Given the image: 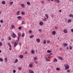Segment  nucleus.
<instances>
[{"mask_svg":"<svg viewBox=\"0 0 73 73\" xmlns=\"http://www.w3.org/2000/svg\"><path fill=\"white\" fill-rule=\"evenodd\" d=\"M20 56L21 58H23V55H21Z\"/></svg>","mask_w":73,"mask_h":73,"instance_id":"obj_30","label":"nucleus"},{"mask_svg":"<svg viewBox=\"0 0 73 73\" xmlns=\"http://www.w3.org/2000/svg\"><path fill=\"white\" fill-rule=\"evenodd\" d=\"M5 60H6V61H5V62H7V58H5Z\"/></svg>","mask_w":73,"mask_h":73,"instance_id":"obj_46","label":"nucleus"},{"mask_svg":"<svg viewBox=\"0 0 73 73\" xmlns=\"http://www.w3.org/2000/svg\"><path fill=\"white\" fill-rule=\"evenodd\" d=\"M47 53H51L52 52V51L51 50H47Z\"/></svg>","mask_w":73,"mask_h":73,"instance_id":"obj_9","label":"nucleus"},{"mask_svg":"<svg viewBox=\"0 0 73 73\" xmlns=\"http://www.w3.org/2000/svg\"><path fill=\"white\" fill-rule=\"evenodd\" d=\"M64 32L65 33H66L68 32V31H67V30H66V29H65L64 30Z\"/></svg>","mask_w":73,"mask_h":73,"instance_id":"obj_10","label":"nucleus"},{"mask_svg":"<svg viewBox=\"0 0 73 73\" xmlns=\"http://www.w3.org/2000/svg\"><path fill=\"white\" fill-rule=\"evenodd\" d=\"M1 40L2 41H4V39H2Z\"/></svg>","mask_w":73,"mask_h":73,"instance_id":"obj_59","label":"nucleus"},{"mask_svg":"<svg viewBox=\"0 0 73 73\" xmlns=\"http://www.w3.org/2000/svg\"><path fill=\"white\" fill-rule=\"evenodd\" d=\"M63 45H64V46H66L68 45V44H67V43H63Z\"/></svg>","mask_w":73,"mask_h":73,"instance_id":"obj_7","label":"nucleus"},{"mask_svg":"<svg viewBox=\"0 0 73 73\" xmlns=\"http://www.w3.org/2000/svg\"><path fill=\"white\" fill-rule=\"evenodd\" d=\"M51 55H52V53H50V54L49 55V56H51Z\"/></svg>","mask_w":73,"mask_h":73,"instance_id":"obj_56","label":"nucleus"},{"mask_svg":"<svg viewBox=\"0 0 73 73\" xmlns=\"http://www.w3.org/2000/svg\"><path fill=\"white\" fill-rule=\"evenodd\" d=\"M29 66L30 67H31V68H32V67H33V65L31 64H29Z\"/></svg>","mask_w":73,"mask_h":73,"instance_id":"obj_24","label":"nucleus"},{"mask_svg":"<svg viewBox=\"0 0 73 73\" xmlns=\"http://www.w3.org/2000/svg\"><path fill=\"white\" fill-rule=\"evenodd\" d=\"M44 19H43L44 21H46V18L44 17Z\"/></svg>","mask_w":73,"mask_h":73,"instance_id":"obj_45","label":"nucleus"},{"mask_svg":"<svg viewBox=\"0 0 73 73\" xmlns=\"http://www.w3.org/2000/svg\"><path fill=\"white\" fill-rule=\"evenodd\" d=\"M17 62H18V60H17V59H15V60L14 62L15 63H16Z\"/></svg>","mask_w":73,"mask_h":73,"instance_id":"obj_18","label":"nucleus"},{"mask_svg":"<svg viewBox=\"0 0 73 73\" xmlns=\"http://www.w3.org/2000/svg\"><path fill=\"white\" fill-rule=\"evenodd\" d=\"M55 1H57V3H60V1L58 0H55Z\"/></svg>","mask_w":73,"mask_h":73,"instance_id":"obj_37","label":"nucleus"},{"mask_svg":"<svg viewBox=\"0 0 73 73\" xmlns=\"http://www.w3.org/2000/svg\"><path fill=\"white\" fill-rule=\"evenodd\" d=\"M45 16H46V17L47 19H48L49 18V17H48V15L47 14H46Z\"/></svg>","mask_w":73,"mask_h":73,"instance_id":"obj_32","label":"nucleus"},{"mask_svg":"<svg viewBox=\"0 0 73 73\" xmlns=\"http://www.w3.org/2000/svg\"><path fill=\"white\" fill-rule=\"evenodd\" d=\"M17 45V44H16V42H15V44L14 46V47L15 48V47H16Z\"/></svg>","mask_w":73,"mask_h":73,"instance_id":"obj_8","label":"nucleus"},{"mask_svg":"<svg viewBox=\"0 0 73 73\" xmlns=\"http://www.w3.org/2000/svg\"><path fill=\"white\" fill-rule=\"evenodd\" d=\"M45 58H46V60H48V58H49V57H46Z\"/></svg>","mask_w":73,"mask_h":73,"instance_id":"obj_48","label":"nucleus"},{"mask_svg":"<svg viewBox=\"0 0 73 73\" xmlns=\"http://www.w3.org/2000/svg\"><path fill=\"white\" fill-rule=\"evenodd\" d=\"M67 72H70V70L69 69L66 71Z\"/></svg>","mask_w":73,"mask_h":73,"instance_id":"obj_44","label":"nucleus"},{"mask_svg":"<svg viewBox=\"0 0 73 73\" xmlns=\"http://www.w3.org/2000/svg\"><path fill=\"white\" fill-rule=\"evenodd\" d=\"M11 36L13 38H16V34H15L14 33H13V34L11 35Z\"/></svg>","mask_w":73,"mask_h":73,"instance_id":"obj_1","label":"nucleus"},{"mask_svg":"<svg viewBox=\"0 0 73 73\" xmlns=\"http://www.w3.org/2000/svg\"><path fill=\"white\" fill-rule=\"evenodd\" d=\"M19 13H20V11H18L17 12L16 15H19Z\"/></svg>","mask_w":73,"mask_h":73,"instance_id":"obj_12","label":"nucleus"},{"mask_svg":"<svg viewBox=\"0 0 73 73\" xmlns=\"http://www.w3.org/2000/svg\"><path fill=\"white\" fill-rule=\"evenodd\" d=\"M3 45V43L2 42H0V46H2Z\"/></svg>","mask_w":73,"mask_h":73,"instance_id":"obj_40","label":"nucleus"},{"mask_svg":"<svg viewBox=\"0 0 73 73\" xmlns=\"http://www.w3.org/2000/svg\"><path fill=\"white\" fill-rule=\"evenodd\" d=\"M25 54H27V51H26L25 53Z\"/></svg>","mask_w":73,"mask_h":73,"instance_id":"obj_52","label":"nucleus"},{"mask_svg":"<svg viewBox=\"0 0 73 73\" xmlns=\"http://www.w3.org/2000/svg\"><path fill=\"white\" fill-rule=\"evenodd\" d=\"M11 27H12L13 29L15 28V27L14 25H12L11 26Z\"/></svg>","mask_w":73,"mask_h":73,"instance_id":"obj_36","label":"nucleus"},{"mask_svg":"<svg viewBox=\"0 0 73 73\" xmlns=\"http://www.w3.org/2000/svg\"><path fill=\"white\" fill-rule=\"evenodd\" d=\"M72 22V20H71V19H69L68 20V23H70V22Z\"/></svg>","mask_w":73,"mask_h":73,"instance_id":"obj_19","label":"nucleus"},{"mask_svg":"<svg viewBox=\"0 0 73 73\" xmlns=\"http://www.w3.org/2000/svg\"><path fill=\"white\" fill-rule=\"evenodd\" d=\"M8 39L9 40H11V37L10 36H9L8 38Z\"/></svg>","mask_w":73,"mask_h":73,"instance_id":"obj_42","label":"nucleus"},{"mask_svg":"<svg viewBox=\"0 0 73 73\" xmlns=\"http://www.w3.org/2000/svg\"><path fill=\"white\" fill-rule=\"evenodd\" d=\"M29 72L30 73H34V72L32 70H30Z\"/></svg>","mask_w":73,"mask_h":73,"instance_id":"obj_13","label":"nucleus"},{"mask_svg":"<svg viewBox=\"0 0 73 73\" xmlns=\"http://www.w3.org/2000/svg\"><path fill=\"white\" fill-rule=\"evenodd\" d=\"M52 35H56V32L53 31L52 33Z\"/></svg>","mask_w":73,"mask_h":73,"instance_id":"obj_11","label":"nucleus"},{"mask_svg":"<svg viewBox=\"0 0 73 73\" xmlns=\"http://www.w3.org/2000/svg\"><path fill=\"white\" fill-rule=\"evenodd\" d=\"M69 16H70V17H73V15L72 14H71L69 15Z\"/></svg>","mask_w":73,"mask_h":73,"instance_id":"obj_38","label":"nucleus"},{"mask_svg":"<svg viewBox=\"0 0 73 73\" xmlns=\"http://www.w3.org/2000/svg\"><path fill=\"white\" fill-rule=\"evenodd\" d=\"M47 61H50V60L48 59V60H47Z\"/></svg>","mask_w":73,"mask_h":73,"instance_id":"obj_57","label":"nucleus"},{"mask_svg":"<svg viewBox=\"0 0 73 73\" xmlns=\"http://www.w3.org/2000/svg\"><path fill=\"white\" fill-rule=\"evenodd\" d=\"M58 58H59L60 59H61V60H63V58H62V57H61L60 56H58Z\"/></svg>","mask_w":73,"mask_h":73,"instance_id":"obj_16","label":"nucleus"},{"mask_svg":"<svg viewBox=\"0 0 73 73\" xmlns=\"http://www.w3.org/2000/svg\"><path fill=\"white\" fill-rule=\"evenodd\" d=\"M54 61H56V62H57V59L56 58H55L54 59Z\"/></svg>","mask_w":73,"mask_h":73,"instance_id":"obj_33","label":"nucleus"},{"mask_svg":"<svg viewBox=\"0 0 73 73\" xmlns=\"http://www.w3.org/2000/svg\"><path fill=\"white\" fill-rule=\"evenodd\" d=\"M34 62H35V64H37V63H38V62H37L36 61H34Z\"/></svg>","mask_w":73,"mask_h":73,"instance_id":"obj_54","label":"nucleus"},{"mask_svg":"<svg viewBox=\"0 0 73 73\" xmlns=\"http://www.w3.org/2000/svg\"><path fill=\"white\" fill-rule=\"evenodd\" d=\"M21 7H24L25 6V5L23 4H21Z\"/></svg>","mask_w":73,"mask_h":73,"instance_id":"obj_27","label":"nucleus"},{"mask_svg":"<svg viewBox=\"0 0 73 73\" xmlns=\"http://www.w3.org/2000/svg\"><path fill=\"white\" fill-rule=\"evenodd\" d=\"M8 45H9V46L10 47V48H12V46H11V45L10 43H8Z\"/></svg>","mask_w":73,"mask_h":73,"instance_id":"obj_6","label":"nucleus"},{"mask_svg":"<svg viewBox=\"0 0 73 73\" xmlns=\"http://www.w3.org/2000/svg\"><path fill=\"white\" fill-rule=\"evenodd\" d=\"M38 31H39V32H41V31H42V30H41V29H39Z\"/></svg>","mask_w":73,"mask_h":73,"instance_id":"obj_50","label":"nucleus"},{"mask_svg":"<svg viewBox=\"0 0 73 73\" xmlns=\"http://www.w3.org/2000/svg\"><path fill=\"white\" fill-rule=\"evenodd\" d=\"M71 32H72V33H73V29H72L71 30Z\"/></svg>","mask_w":73,"mask_h":73,"instance_id":"obj_55","label":"nucleus"},{"mask_svg":"<svg viewBox=\"0 0 73 73\" xmlns=\"http://www.w3.org/2000/svg\"><path fill=\"white\" fill-rule=\"evenodd\" d=\"M13 1L10 2V5H12V4H13Z\"/></svg>","mask_w":73,"mask_h":73,"instance_id":"obj_21","label":"nucleus"},{"mask_svg":"<svg viewBox=\"0 0 73 73\" xmlns=\"http://www.w3.org/2000/svg\"><path fill=\"white\" fill-rule=\"evenodd\" d=\"M32 31L31 30L29 31V33H32Z\"/></svg>","mask_w":73,"mask_h":73,"instance_id":"obj_43","label":"nucleus"},{"mask_svg":"<svg viewBox=\"0 0 73 73\" xmlns=\"http://www.w3.org/2000/svg\"><path fill=\"white\" fill-rule=\"evenodd\" d=\"M0 61H1V62H3V59L2 58H0Z\"/></svg>","mask_w":73,"mask_h":73,"instance_id":"obj_22","label":"nucleus"},{"mask_svg":"<svg viewBox=\"0 0 73 73\" xmlns=\"http://www.w3.org/2000/svg\"><path fill=\"white\" fill-rule=\"evenodd\" d=\"M37 60V58L36 57H34V60Z\"/></svg>","mask_w":73,"mask_h":73,"instance_id":"obj_39","label":"nucleus"},{"mask_svg":"<svg viewBox=\"0 0 73 73\" xmlns=\"http://www.w3.org/2000/svg\"><path fill=\"white\" fill-rule=\"evenodd\" d=\"M22 29L21 27L20 26L18 28V29L19 30H21V29Z\"/></svg>","mask_w":73,"mask_h":73,"instance_id":"obj_28","label":"nucleus"},{"mask_svg":"<svg viewBox=\"0 0 73 73\" xmlns=\"http://www.w3.org/2000/svg\"><path fill=\"white\" fill-rule=\"evenodd\" d=\"M17 18L18 19H21V17L20 16H19L17 17Z\"/></svg>","mask_w":73,"mask_h":73,"instance_id":"obj_15","label":"nucleus"},{"mask_svg":"<svg viewBox=\"0 0 73 73\" xmlns=\"http://www.w3.org/2000/svg\"><path fill=\"white\" fill-rule=\"evenodd\" d=\"M33 37H34V35H32L30 36V38H32Z\"/></svg>","mask_w":73,"mask_h":73,"instance_id":"obj_14","label":"nucleus"},{"mask_svg":"<svg viewBox=\"0 0 73 73\" xmlns=\"http://www.w3.org/2000/svg\"><path fill=\"white\" fill-rule=\"evenodd\" d=\"M62 12L61 10H59V12Z\"/></svg>","mask_w":73,"mask_h":73,"instance_id":"obj_58","label":"nucleus"},{"mask_svg":"<svg viewBox=\"0 0 73 73\" xmlns=\"http://www.w3.org/2000/svg\"><path fill=\"white\" fill-rule=\"evenodd\" d=\"M27 4H28V5H30V4H31L30 2H27Z\"/></svg>","mask_w":73,"mask_h":73,"instance_id":"obj_35","label":"nucleus"},{"mask_svg":"<svg viewBox=\"0 0 73 73\" xmlns=\"http://www.w3.org/2000/svg\"><path fill=\"white\" fill-rule=\"evenodd\" d=\"M16 70H13V73H16Z\"/></svg>","mask_w":73,"mask_h":73,"instance_id":"obj_49","label":"nucleus"},{"mask_svg":"<svg viewBox=\"0 0 73 73\" xmlns=\"http://www.w3.org/2000/svg\"><path fill=\"white\" fill-rule=\"evenodd\" d=\"M18 37H20V36H21V33H18Z\"/></svg>","mask_w":73,"mask_h":73,"instance_id":"obj_3","label":"nucleus"},{"mask_svg":"<svg viewBox=\"0 0 73 73\" xmlns=\"http://www.w3.org/2000/svg\"><path fill=\"white\" fill-rule=\"evenodd\" d=\"M21 67H20L18 68V70H21Z\"/></svg>","mask_w":73,"mask_h":73,"instance_id":"obj_31","label":"nucleus"},{"mask_svg":"<svg viewBox=\"0 0 73 73\" xmlns=\"http://www.w3.org/2000/svg\"><path fill=\"white\" fill-rule=\"evenodd\" d=\"M55 29H56V30L57 29V28L56 27H55Z\"/></svg>","mask_w":73,"mask_h":73,"instance_id":"obj_63","label":"nucleus"},{"mask_svg":"<svg viewBox=\"0 0 73 73\" xmlns=\"http://www.w3.org/2000/svg\"><path fill=\"white\" fill-rule=\"evenodd\" d=\"M36 41L38 42H40V39L39 38H38L36 39Z\"/></svg>","mask_w":73,"mask_h":73,"instance_id":"obj_4","label":"nucleus"},{"mask_svg":"<svg viewBox=\"0 0 73 73\" xmlns=\"http://www.w3.org/2000/svg\"><path fill=\"white\" fill-rule=\"evenodd\" d=\"M21 14L23 15H25V13H24V12L23 11L22 13H21Z\"/></svg>","mask_w":73,"mask_h":73,"instance_id":"obj_34","label":"nucleus"},{"mask_svg":"<svg viewBox=\"0 0 73 73\" xmlns=\"http://www.w3.org/2000/svg\"><path fill=\"white\" fill-rule=\"evenodd\" d=\"M16 42L17 43V44H18V43H19V42H18V41H17Z\"/></svg>","mask_w":73,"mask_h":73,"instance_id":"obj_62","label":"nucleus"},{"mask_svg":"<svg viewBox=\"0 0 73 73\" xmlns=\"http://www.w3.org/2000/svg\"><path fill=\"white\" fill-rule=\"evenodd\" d=\"M46 40H44L43 42V43L44 44H46Z\"/></svg>","mask_w":73,"mask_h":73,"instance_id":"obj_29","label":"nucleus"},{"mask_svg":"<svg viewBox=\"0 0 73 73\" xmlns=\"http://www.w3.org/2000/svg\"><path fill=\"white\" fill-rule=\"evenodd\" d=\"M25 36V33H23L22 34V35H21L22 37H24Z\"/></svg>","mask_w":73,"mask_h":73,"instance_id":"obj_23","label":"nucleus"},{"mask_svg":"<svg viewBox=\"0 0 73 73\" xmlns=\"http://www.w3.org/2000/svg\"><path fill=\"white\" fill-rule=\"evenodd\" d=\"M39 24L40 25H43V23L42 22L40 21L39 23Z\"/></svg>","mask_w":73,"mask_h":73,"instance_id":"obj_5","label":"nucleus"},{"mask_svg":"<svg viewBox=\"0 0 73 73\" xmlns=\"http://www.w3.org/2000/svg\"><path fill=\"white\" fill-rule=\"evenodd\" d=\"M9 49L10 50H12V49L10 48H9Z\"/></svg>","mask_w":73,"mask_h":73,"instance_id":"obj_60","label":"nucleus"},{"mask_svg":"<svg viewBox=\"0 0 73 73\" xmlns=\"http://www.w3.org/2000/svg\"><path fill=\"white\" fill-rule=\"evenodd\" d=\"M2 4L4 5L5 4V1H3L2 2Z\"/></svg>","mask_w":73,"mask_h":73,"instance_id":"obj_20","label":"nucleus"},{"mask_svg":"<svg viewBox=\"0 0 73 73\" xmlns=\"http://www.w3.org/2000/svg\"><path fill=\"white\" fill-rule=\"evenodd\" d=\"M22 24H24V21H23L22 22Z\"/></svg>","mask_w":73,"mask_h":73,"instance_id":"obj_53","label":"nucleus"},{"mask_svg":"<svg viewBox=\"0 0 73 73\" xmlns=\"http://www.w3.org/2000/svg\"><path fill=\"white\" fill-rule=\"evenodd\" d=\"M31 53L32 54H33V53H35V51H34V50H31Z\"/></svg>","mask_w":73,"mask_h":73,"instance_id":"obj_17","label":"nucleus"},{"mask_svg":"<svg viewBox=\"0 0 73 73\" xmlns=\"http://www.w3.org/2000/svg\"><path fill=\"white\" fill-rule=\"evenodd\" d=\"M67 49H69V47H68V46H67L66 48Z\"/></svg>","mask_w":73,"mask_h":73,"instance_id":"obj_61","label":"nucleus"},{"mask_svg":"<svg viewBox=\"0 0 73 73\" xmlns=\"http://www.w3.org/2000/svg\"><path fill=\"white\" fill-rule=\"evenodd\" d=\"M69 48L71 50H72V47L70 46L69 47Z\"/></svg>","mask_w":73,"mask_h":73,"instance_id":"obj_41","label":"nucleus"},{"mask_svg":"<svg viewBox=\"0 0 73 73\" xmlns=\"http://www.w3.org/2000/svg\"><path fill=\"white\" fill-rule=\"evenodd\" d=\"M56 70H60V68H56Z\"/></svg>","mask_w":73,"mask_h":73,"instance_id":"obj_25","label":"nucleus"},{"mask_svg":"<svg viewBox=\"0 0 73 73\" xmlns=\"http://www.w3.org/2000/svg\"><path fill=\"white\" fill-rule=\"evenodd\" d=\"M19 39H20V38L18 37V39L17 40H16V42H17V41L19 42Z\"/></svg>","mask_w":73,"mask_h":73,"instance_id":"obj_26","label":"nucleus"},{"mask_svg":"<svg viewBox=\"0 0 73 73\" xmlns=\"http://www.w3.org/2000/svg\"><path fill=\"white\" fill-rule=\"evenodd\" d=\"M47 43H49L50 42V40H48L47 41Z\"/></svg>","mask_w":73,"mask_h":73,"instance_id":"obj_51","label":"nucleus"},{"mask_svg":"<svg viewBox=\"0 0 73 73\" xmlns=\"http://www.w3.org/2000/svg\"><path fill=\"white\" fill-rule=\"evenodd\" d=\"M69 68V66H65V70H67Z\"/></svg>","mask_w":73,"mask_h":73,"instance_id":"obj_2","label":"nucleus"},{"mask_svg":"<svg viewBox=\"0 0 73 73\" xmlns=\"http://www.w3.org/2000/svg\"><path fill=\"white\" fill-rule=\"evenodd\" d=\"M60 50H62V48H60Z\"/></svg>","mask_w":73,"mask_h":73,"instance_id":"obj_64","label":"nucleus"},{"mask_svg":"<svg viewBox=\"0 0 73 73\" xmlns=\"http://www.w3.org/2000/svg\"><path fill=\"white\" fill-rule=\"evenodd\" d=\"M0 22L1 23H3V20H1L0 21Z\"/></svg>","mask_w":73,"mask_h":73,"instance_id":"obj_47","label":"nucleus"}]
</instances>
